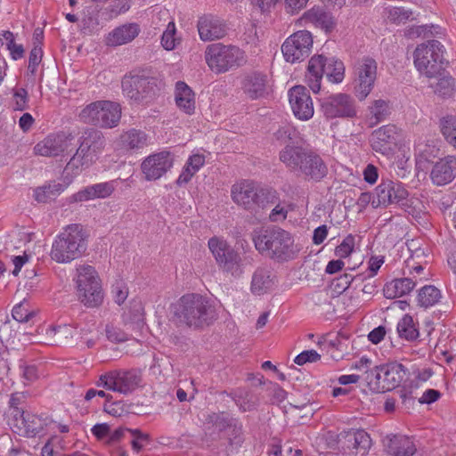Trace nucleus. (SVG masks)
I'll list each match as a JSON object with an SVG mask.
<instances>
[{"label": "nucleus", "instance_id": "nucleus-25", "mask_svg": "<svg viewBox=\"0 0 456 456\" xmlns=\"http://www.w3.org/2000/svg\"><path fill=\"white\" fill-rule=\"evenodd\" d=\"M370 437L363 430L350 432L346 435L341 456H366L370 448Z\"/></svg>", "mask_w": 456, "mask_h": 456}, {"label": "nucleus", "instance_id": "nucleus-1", "mask_svg": "<svg viewBox=\"0 0 456 456\" xmlns=\"http://www.w3.org/2000/svg\"><path fill=\"white\" fill-rule=\"evenodd\" d=\"M173 318L180 327L200 330L209 326L217 314L213 302L200 294L188 293L172 305Z\"/></svg>", "mask_w": 456, "mask_h": 456}, {"label": "nucleus", "instance_id": "nucleus-12", "mask_svg": "<svg viewBox=\"0 0 456 456\" xmlns=\"http://www.w3.org/2000/svg\"><path fill=\"white\" fill-rule=\"evenodd\" d=\"M122 90L133 102L148 103L156 94L155 79L138 74H130L124 77Z\"/></svg>", "mask_w": 456, "mask_h": 456}, {"label": "nucleus", "instance_id": "nucleus-37", "mask_svg": "<svg viewBox=\"0 0 456 456\" xmlns=\"http://www.w3.org/2000/svg\"><path fill=\"white\" fill-rule=\"evenodd\" d=\"M175 99L177 107L184 113L188 115L194 113L195 94L186 83L178 81L175 84Z\"/></svg>", "mask_w": 456, "mask_h": 456}, {"label": "nucleus", "instance_id": "nucleus-44", "mask_svg": "<svg viewBox=\"0 0 456 456\" xmlns=\"http://www.w3.org/2000/svg\"><path fill=\"white\" fill-rule=\"evenodd\" d=\"M381 365L370 366L362 379L370 391L375 393L383 392Z\"/></svg>", "mask_w": 456, "mask_h": 456}, {"label": "nucleus", "instance_id": "nucleus-3", "mask_svg": "<svg viewBox=\"0 0 456 456\" xmlns=\"http://www.w3.org/2000/svg\"><path fill=\"white\" fill-rule=\"evenodd\" d=\"M87 249V237L81 224L68 225L54 239L51 258L59 264H68L80 258Z\"/></svg>", "mask_w": 456, "mask_h": 456}, {"label": "nucleus", "instance_id": "nucleus-27", "mask_svg": "<svg viewBox=\"0 0 456 456\" xmlns=\"http://www.w3.org/2000/svg\"><path fill=\"white\" fill-rule=\"evenodd\" d=\"M197 27L200 37L203 41L220 39L226 34V26L223 20L210 14L200 17Z\"/></svg>", "mask_w": 456, "mask_h": 456}, {"label": "nucleus", "instance_id": "nucleus-36", "mask_svg": "<svg viewBox=\"0 0 456 456\" xmlns=\"http://www.w3.org/2000/svg\"><path fill=\"white\" fill-rule=\"evenodd\" d=\"M307 149L301 146L287 145L279 153V159L290 171L297 172Z\"/></svg>", "mask_w": 456, "mask_h": 456}, {"label": "nucleus", "instance_id": "nucleus-5", "mask_svg": "<svg viewBox=\"0 0 456 456\" xmlns=\"http://www.w3.org/2000/svg\"><path fill=\"white\" fill-rule=\"evenodd\" d=\"M231 196L238 206L251 212L265 208L268 203H275L277 200L276 191L262 187L250 180H243L233 184Z\"/></svg>", "mask_w": 456, "mask_h": 456}, {"label": "nucleus", "instance_id": "nucleus-14", "mask_svg": "<svg viewBox=\"0 0 456 456\" xmlns=\"http://www.w3.org/2000/svg\"><path fill=\"white\" fill-rule=\"evenodd\" d=\"M141 381V375L135 370H111L101 375L96 385L122 395H128L139 387Z\"/></svg>", "mask_w": 456, "mask_h": 456}, {"label": "nucleus", "instance_id": "nucleus-34", "mask_svg": "<svg viewBox=\"0 0 456 456\" xmlns=\"http://www.w3.org/2000/svg\"><path fill=\"white\" fill-rule=\"evenodd\" d=\"M301 20L305 25L313 24L323 29L326 33L332 31L336 26L333 16L321 6H314L306 11L303 14Z\"/></svg>", "mask_w": 456, "mask_h": 456}, {"label": "nucleus", "instance_id": "nucleus-4", "mask_svg": "<svg viewBox=\"0 0 456 456\" xmlns=\"http://www.w3.org/2000/svg\"><path fill=\"white\" fill-rule=\"evenodd\" d=\"M77 145L76 152L65 167L67 172L71 171L74 175L96 162L105 148L106 140L99 130L87 128L78 137Z\"/></svg>", "mask_w": 456, "mask_h": 456}, {"label": "nucleus", "instance_id": "nucleus-24", "mask_svg": "<svg viewBox=\"0 0 456 456\" xmlns=\"http://www.w3.org/2000/svg\"><path fill=\"white\" fill-rule=\"evenodd\" d=\"M104 17L103 8L99 4L86 6L80 20V32L87 36L97 34L107 21Z\"/></svg>", "mask_w": 456, "mask_h": 456}, {"label": "nucleus", "instance_id": "nucleus-29", "mask_svg": "<svg viewBox=\"0 0 456 456\" xmlns=\"http://www.w3.org/2000/svg\"><path fill=\"white\" fill-rule=\"evenodd\" d=\"M116 187L117 182L115 180L94 183L78 191L73 195V200L76 202H81L95 199H106L114 192Z\"/></svg>", "mask_w": 456, "mask_h": 456}, {"label": "nucleus", "instance_id": "nucleus-63", "mask_svg": "<svg viewBox=\"0 0 456 456\" xmlns=\"http://www.w3.org/2000/svg\"><path fill=\"white\" fill-rule=\"evenodd\" d=\"M436 91L443 95H450L453 91V81L451 77L440 79L436 86Z\"/></svg>", "mask_w": 456, "mask_h": 456}, {"label": "nucleus", "instance_id": "nucleus-59", "mask_svg": "<svg viewBox=\"0 0 456 456\" xmlns=\"http://www.w3.org/2000/svg\"><path fill=\"white\" fill-rule=\"evenodd\" d=\"M103 410L108 414L114 417L122 416L126 411L124 408V404L122 402H106L103 405Z\"/></svg>", "mask_w": 456, "mask_h": 456}, {"label": "nucleus", "instance_id": "nucleus-46", "mask_svg": "<svg viewBox=\"0 0 456 456\" xmlns=\"http://www.w3.org/2000/svg\"><path fill=\"white\" fill-rule=\"evenodd\" d=\"M441 132L446 142L456 149V117L447 116L441 120Z\"/></svg>", "mask_w": 456, "mask_h": 456}, {"label": "nucleus", "instance_id": "nucleus-28", "mask_svg": "<svg viewBox=\"0 0 456 456\" xmlns=\"http://www.w3.org/2000/svg\"><path fill=\"white\" fill-rule=\"evenodd\" d=\"M371 147L376 152L387 155L393 151L396 142V128L387 125L375 130L371 135Z\"/></svg>", "mask_w": 456, "mask_h": 456}, {"label": "nucleus", "instance_id": "nucleus-55", "mask_svg": "<svg viewBox=\"0 0 456 456\" xmlns=\"http://www.w3.org/2000/svg\"><path fill=\"white\" fill-rule=\"evenodd\" d=\"M107 338L113 343H121L128 339L127 335L119 328L107 324L105 328Z\"/></svg>", "mask_w": 456, "mask_h": 456}, {"label": "nucleus", "instance_id": "nucleus-40", "mask_svg": "<svg viewBox=\"0 0 456 456\" xmlns=\"http://www.w3.org/2000/svg\"><path fill=\"white\" fill-rule=\"evenodd\" d=\"M273 284L272 271L268 268L261 267L256 270L251 281V289L256 294H263Z\"/></svg>", "mask_w": 456, "mask_h": 456}, {"label": "nucleus", "instance_id": "nucleus-13", "mask_svg": "<svg viewBox=\"0 0 456 456\" xmlns=\"http://www.w3.org/2000/svg\"><path fill=\"white\" fill-rule=\"evenodd\" d=\"M208 245L220 269L234 276L242 273L241 257L226 240L213 237L209 239Z\"/></svg>", "mask_w": 456, "mask_h": 456}, {"label": "nucleus", "instance_id": "nucleus-38", "mask_svg": "<svg viewBox=\"0 0 456 456\" xmlns=\"http://www.w3.org/2000/svg\"><path fill=\"white\" fill-rule=\"evenodd\" d=\"M412 278H400L395 279L390 282L386 283L383 293L387 298L400 297L409 294L416 286L418 280L416 276Z\"/></svg>", "mask_w": 456, "mask_h": 456}, {"label": "nucleus", "instance_id": "nucleus-57", "mask_svg": "<svg viewBox=\"0 0 456 456\" xmlns=\"http://www.w3.org/2000/svg\"><path fill=\"white\" fill-rule=\"evenodd\" d=\"M128 432L133 436L132 447L136 452H139L142 446L143 442L148 443L150 436L148 434L142 433L140 429H127Z\"/></svg>", "mask_w": 456, "mask_h": 456}, {"label": "nucleus", "instance_id": "nucleus-16", "mask_svg": "<svg viewBox=\"0 0 456 456\" xmlns=\"http://www.w3.org/2000/svg\"><path fill=\"white\" fill-rule=\"evenodd\" d=\"M313 47V37L307 30H299L289 36L281 45L286 61L300 62L310 54Z\"/></svg>", "mask_w": 456, "mask_h": 456}, {"label": "nucleus", "instance_id": "nucleus-60", "mask_svg": "<svg viewBox=\"0 0 456 456\" xmlns=\"http://www.w3.org/2000/svg\"><path fill=\"white\" fill-rule=\"evenodd\" d=\"M43 56V51L39 45H34L29 53L28 69L34 72L40 63Z\"/></svg>", "mask_w": 456, "mask_h": 456}, {"label": "nucleus", "instance_id": "nucleus-21", "mask_svg": "<svg viewBox=\"0 0 456 456\" xmlns=\"http://www.w3.org/2000/svg\"><path fill=\"white\" fill-rule=\"evenodd\" d=\"M72 134H51L38 142L34 147V153L43 157H57L66 151L72 144Z\"/></svg>", "mask_w": 456, "mask_h": 456}, {"label": "nucleus", "instance_id": "nucleus-17", "mask_svg": "<svg viewBox=\"0 0 456 456\" xmlns=\"http://www.w3.org/2000/svg\"><path fill=\"white\" fill-rule=\"evenodd\" d=\"M408 197L409 192L401 183L382 180L375 189V196H373L371 204L375 208L392 204L407 206Z\"/></svg>", "mask_w": 456, "mask_h": 456}, {"label": "nucleus", "instance_id": "nucleus-49", "mask_svg": "<svg viewBox=\"0 0 456 456\" xmlns=\"http://www.w3.org/2000/svg\"><path fill=\"white\" fill-rule=\"evenodd\" d=\"M46 334L48 336H54V343H63L69 338H72L74 330L69 325H62L57 327H51L47 330Z\"/></svg>", "mask_w": 456, "mask_h": 456}, {"label": "nucleus", "instance_id": "nucleus-26", "mask_svg": "<svg viewBox=\"0 0 456 456\" xmlns=\"http://www.w3.org/2000/svg\"><path fill=\"white\" fill-rule=\"evenodd\" d=\"M241 89L252 100L264 97L268 90L267 76L258 71L246 74L241 80Z\"/></svg>", "mask_w": 456, "mask_h": 456}, {"label": "nucleus", "instance_id": "nucleus-31", "mask_svg": "<svg viewBox=\"0 0 456 456\" xmlns=\"http://www.w3.org/2000/svg\"><path fill=\"white\" fill-rule=\"evenodd\" d=\"M456 175V158L453 156H447L434 166L430 177L435 184L444 185L451 181Z\"/></svg>", "mask_w": 456, "mask_h": 456}, {"label": "nucleus", "instance_id": "nucleus-39", "mask_svg": "<svg viewBox=\"0 0 456 456\" xmlns=\"http://www.w3.org/2000/svg\"><path fill=\"white\" fill-rule=\"evenodd\" d=\"M65 189V186L58 182L52 181L34 190V199L39 203H47L53 200Z\"/></svg>", "mask_w": 456, "mask_h": 456}, {"label": "nucleus", "instance_id": "nucleus-10", "mask_svg": "<svg viewBox=\"0 0 456 456\" xmlns=\"http://www.w3.org/2000/svg\"><path fill=\"white\" fill-rule=\"evenodd\" d=\"M80 121L104 128L117 126L121 118L118 103L98 101L86 106L78 115Z\"/></svg>", "mask_w": 456, "mask_h": 456}, {"label": "nucleus", "instance_id": "nucleus-11", "mask_svg": "<svg viewBox=\"0 0 456 456\" xmlns=\"http://www.w3.org/2000/svg\"><path fill=\"white\" fill-rule=\"evenodd\" d=\"M207 420L208 423H211L216 429L224 432V439L227 442L224 449L225 456H230L234 453L242 443L241 424L225 412H214L209 414Z\"/></svg>", "mask_w": 456, "mask_h": 456}, {"label": "nucleus", "instance_id": "nucleus-64", "mask_svg": "<svg viewBox=\"0 0 456 456\" xmlns=\"http://www.w3.org/2000/svg\"><path fill=\"white\" fill-rule=\"evenodd\" d=\"M362 175L366 183L374 184L379 177L378 168L372 164H368L364 168Z\"/></svg>", "mask_w": 456, "mask_h": 456}, {"label": "nucleus", "instance_id": "nucleus-33", "mask_svg": "<svg viewBox=\"0 0 456 456\" xmlns=\"http://www.w3.org/2000/svg\"><path fill=\"white\" fill-rule=\"evenodd\" d=\"M148 134L142 130L134 128L124 132L118 140L119 150L129 153L137 152L138 151L148 146Z\"/></svg>", "mask_w": 456, "mask_h": 456}, {"label": "nucleus", "instance_id": "nucleus-20", "mask_svg": "<svg viewBox=\"0 0 456 456\" xmlns=\"http://www.w3.org/2000/svg\"><path fill=\"white\" fill-rule=\"evenodd\" d=\"M174 158L169 151H163L148 156L141 165L142 172L147 181L161 178L171 169Z\"/></svg>", "mask_w": 456, "mask_h": 456}, {"label": "nucleus", "instance_id": "nucleus-42", "mask_svg": "<svg viewBox=\"0 0 456 456\" xmlns=\"http://www.w3.org/2000/svg\"><path fill=\"white\" fill-rule=\"evenodd\" d=\"M400 338L411 341L419 337V330L416 328L413 318L405 314L397 323L396 327Z\"/></svg>", "mask_w": 456, "mask_h": 456}, {"label": "nucleus", "instance_id": "nucleus-47", "mask_svg": "<svg viewBox=\"0 0 456 456\" xmlns=\"http://www.w3.org/2000/svg\"><path fill=\"white\" fill-rule=\"evenodd\" d=\"M411 12L401 7L387 6L384 8L383 17L393 23H405Z\"/></svg>", "mask_w": 456, "mask_h": 456}, {"label": "nucleus", "instance_id": "nucleus-22", "mask_svg": "<svg viewBox=\"0 0 456 456\" xmlns=\"http://www.w3.org/2000/svg\"><path fill=\"white\" fill-rule=\"evenodd\" d=\"M289 100L292 111L298 119L308 120L314 116V103L306 87L293 86L289 91Z\"/></svg>", "mask_w": 456, "mask_h": 456}, {"label": "nucleus", "instance_id": "nucleus-8", "mask_svg": "<svg viewBox=\"0 0 456 456\" xmlns=\"http://www.w3.org/2000/svg\"><path fill=\"white\" fill-rule=\"evenodd\" d=\"M74 281L78 300L86 307H97L103 301L101 279L95 268L80 265L76 268Z\"/></svg>", "mask_w": 456, "mask_h": 456}, {"label": "nucleus", "instance_id": "nucleus-53", "mask_svg": "<svg viewBox=\"0 0 456 456\" xmlns=\"http://www.w3.org/2000/svg\"><path fill=\"white\" fill-rule=\"evenodd\" d=\"M28 96L25 88H18L13 92V110L22 111L28 108Z\"/></svg>", "mask_w": 456, "mask_h": 456}, {"label": "nucleus", "instance_id": "nucleus-15", "mask_svg": "<svg viewBox=\"0 0 456 456\" xmlns=\"http://www.w3.org/2000/svg\"><path fill=\"white\" fill-rule=\"evenodd\" d=\"M377 79V62L374 59L364 57L354 65V93L360 101L370 94Z\"/></svg>", "mask_w": 456, "mask_h": 456}, {"label": "nucleus", "instance_id": "nucleus-41", "mask_svg": "<svg viewBox=\"0 0 456 456\" xmlns=\"http://www.w3.org/2000/svg\"><path fill=\"white\" fill-rule=\"evenodd\" d=\"M368 109L371 126L386 120L391 113L390 102L383 99L374 100Z\"/></svg>", "mask_w": 456, "mask_h": 456}, {"label": "nucleus", "instance_id": "nucleus-2", "mask_svg": "<svg viewBox=\"0 0 456 456\" xmlns=\"http://www.w3.org/2000/svg\"><path fill=\"white\" fill-rule=\"evenodd\" d=\"M256 248L278 262L289 261L297 256L298 248L290 232L272 227L254 238Z\"/></svg>", "mask_w": 456, "mask_h": 456}, {"label": "nucleus", "instance_id": "nucleus-7", "mask_svg": "<svg viewBox=\"0 0 456 456\" xmlns=\"http://www.w3.org/2000/svg\"><path fill=\"white\" fill-rule=\"evenodd\" d=\"M205 61L212 71L220 74L243 66L247 55L239 46L214 43L207 46Z\"/></svg>", "mask_w": 456, "mask_h": 456}, {"label": "nucleus", "instance_id": "nucleus-23", "mask_svg": "<svg viewBox=\"0 0 456 456\" xmlns=\"http://www.w3.org/2000/svg\"><path fill=\"white\" fill-rule=\"evenodd\" d=\"M328 170L322 158L315 151L308 150L297 172L306 180L320 182L328 175Z\"/></svg>", "mask_w": 456, "mask_h": 456}, {"label": "nucleus", "instance_id": "nucleus-43", "mask_svg": "<svg viewBox=\"0 0 456 456\" xmlns=\"http://www.w3.org/2000/svg\"><path fill=\"white\" fill-rule=\"evenodd\" d=\"M275 207L272 209L269 214V220L273 223H281L287 219L288 214L295 209V204L286 201L280 200L277 196Z\"/></svg>", "mask_w": 456, "mask_h": 456}, {"label": "nucleus", "instance_id": "nucleus-50", "mask_svg": "<svg viewBox=\"0 0 456 456\" xmlns=\"http://www.w3.org/2000/svg\"><path fill=\"white\" fill-rule=\"evenodd\" d=\"M439 150L429 143L419 142L415 146V154L418 158L430 162L436 157Z\"/></svg>", "mask_w": 456, "mask_h": 456}, {"label": "nucleus", "instance_id": "nucleus-61", "mask_svg": "<svg viewBox=\"0 0 456 456\" xmlns=\"http://www.w3.org/2000/svg\"><path fill=\"white\" fill-rule=\"evenodd\" d=\"M442 394L436 389H427L419 398V403L421 404H430L432 403L436 402Z\"/></svg>", "mask_w": 456, "mask_h": 456}, {"label": "nucleus", "instance_id": "nucleus-18", "mask_svg": "<svg viewBox=\"0 0 456 456\" xmlns=\"http://www.w3.org/2000/svg\"><path fill=\"white\" fill-rule=\"evenodd\" d=\"M321 108L324 116L328 118L356 116L354 101L346 94H337L324 98L322 101Z\"/></svg>", "mask_w": 456, "mask_h": 456}, {"label": "nucleus", "instance_id": "nucleus-9", "mask_svg": "<svg viewBox=\"0 0 456 456\" xmlns=\"http://www.w3.org/2000/svg\"><path fill=\"white\" fill-rule=\"evenodd\" d=\"M416 69L428 77H435L444 69V45L437 40L420 44L414 51Z\"/></svg>", "mask_w": 456, "mask_h": 456}, {"label": "nucleus", "instance_id": "nucleus-6", "mask_svg": "<svg viewBox=\"0 0 456 456\" xmlns=\"http://www.w3.org/2000/svg\"><path fill=\"white\" fill-rule=\"evenodd\" d=\"M323 76L330 83L338 84L345 77L344 63L335 58L323 54L314 55L307 66L305 72V83L314 93H319Z\"/></svg>", "mask_w": 456, "mask_h": 456}, {"label": "nucleus", "instance_id": "nucleus-58", "mask_svg": "<svg viewBox=\"0 0 456 456\" xmlns=\"http://www.w3.org/2000/svg\"><path fill=\"white\" fill-rule=\"evenodd\" d=\"M321 358V355L315 350H305L297 354L294 360L297 365H303L306 362H314Z\"/></svg>", "mask_w": 456, "mask_h": 456}, {"label": "nucleus", "instance_id": "nucleus-32", "mask_svg": "<svg viewBox=\"0 0 456 456\" xmlns=\"http://www.w3.org/2000/svg\"><path fill=\"white\" fill-rule=\"evenodd\" d=\"M380 371L383 392L398 387L407 374V369L398 362L382 364Z\"/></svg>", "mask_w": 456, "mask_h": 456}, {"label": "nucleus", "instance_id": "nucleus-51", "mask_svg": "<svg viewBox=\"0 0 456 456\" xmlns=\"http://www.w3.org/2000/svg\"><path fill=\"white\" fill-rule=\"evenodd\" d=\"M175 31L176 29L175 23L170 21L161 37V45L166 50H173L175 47Z\"/></svg>", "mask_w": 456, "mask_h": 456}, {"label": "nucleus", "instance_id": "nucleus-48", "mask_svg": "<svg viewBox=\"0 0 456 456\" xmlns=\"http://www.w3.org/2000/svg\"><path fill=\"white\" fill-rule=\"evenodd\" d=\"M130 9L128 0H118L113 4L103 8V14H105V20H110L121 13L127 12Z\"/></svg>", "mask_w": 456, "mask_h": 456}, {"label": "nucleus", "instance_id": "nucleus-30", "mask_svg": "<svg viewBox=\"0 0 456 456\" xmlns=\"http://www.w3.org/2000/svg\"><path fill=\"white\" fill-rule=\"evenodd\" d=\"M384 446L392 456H412L416 452L413 441L403 435L387 436L384 440Z\"/></svg>", "mask_w": 456, "mask_h": 456}, {"label": "nucleus", "instance_id": "nucleus-54", "mask_svg": "<svg viewBox=\"0 0 456 456\" xmlns=\"http://www.w3.org/2000/svg\"><path fill=\"white\" fill-rule=\"evenodd\" d=\"M354 237L352 235L346 236L343 241L336 248L335 254L340 258L347 257L354 250Z\"/></svg>", "mask_w": 456, "mask_h": 456}, {"label": "nucleus", "instance_id": "nucleus-45", "mask_svg": "<svg viewBox=\"0 0 456 456\" xmlns=\"http://www.w3.org/2000/svg\"><path fill=\"white\" fill-rule=\"evenodd\" d=\"M441 297L440 290L432 285L424 286L419 292L418 302L423 307H429L436 304Z\"/></svg>", "mask_w": 456, "mask_h": 456}, {"label": "nucleus", "instance_id": "nucleus-52", "mask_svg": "<svg viewBox=\"0 0 456 456\" xmlns=\"http://www.w3.org/2000/svg\"><path fill=\"white\" fill-rule=\"evenodd\" d=\"M12 315L19 322H27L34 316V313L28 309L27 303H20L13 307Z\"/></svg>", "mask_w": 456, "mask_h": 456}, {"label": "nucleus", "instance_id": "nucleus-35", "mask_svg": "<svg viewBox=\"0 0 456 456\" xmlns=\"http://www.w3.org/2000/svg\"><path fill=\"white\" fill-rule=\"evenodd\" d=\"M139 32L138 25L134 23L124 24L109 33L106 43L111 46L122 45L134 40Z\"/></svg>", "mask_w": 456, "mask_h": 456}, {"label": "nucleus", "instance_id": "nucleus-56", "mask_svg": "<svg viewBox=\"0 0 456 456\" xmlns=\"http://www.w3.org/2000/svg\"><path fill=\"white\" fill-rule=\"evenodd\" d=\"M126 321L134 323L137 328L143 326L142 307L141 304L134 305V309L125 315Z\"/></svg>", "mask_w": 456, "mask_h": 456}, {"label": "nucleus", "instance_id": "nucleus-19", "mask_svg": "<svg viewBox=\"0 0 456 456\" xmlns=\"http://www.w3.org/2000/svg\"><path fill=\"white\" fill-rule=\"evenodd\" d=\"M12 421V425L17 428L16 432L28 437L41 436L48 425L46 418L20 411L17 407L13 411Z\"/></svg>", "mask_w": 456, "mask_h": 456}, {"label": "nucleus", "instance_id": "nucleus-62", "mask_svg": "<svg viewBox=\"0 0 456 456\" xmlns=\"http://www.w3.org/2000/svg\"><path fill=\"white\" fill-rule=\"evenodd\" d=\"M112 294L114 297V301L120 305L126 299L128 291L125 286L118 283L112 287Z\"/></svg>", "mask_w": 456, "mask_h": 456}]
</instances>
